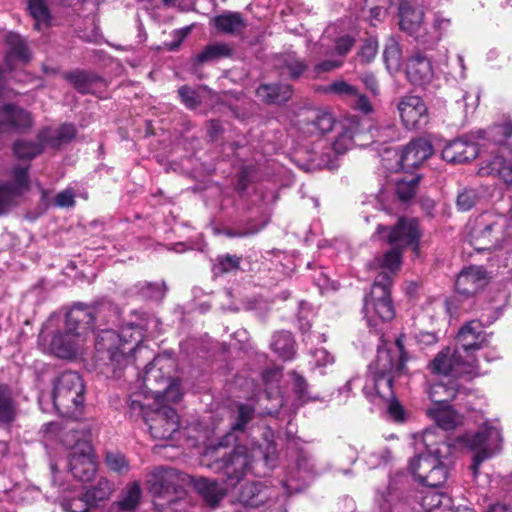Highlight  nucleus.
<instances>
[{
    "instance_id": "4d7b16f0",
    "label": "nucleus",
    "mask_w": 512,
    "mask_h": 512,
    "mask_svg": "<svg viewBox=\"0 0 512 512\" xmlns=\"http://www.w3.org/2000/svg\"><path fill=\"white\" fill-rule=\"evenodd\" d=\"M378 52V41L374 37L367 38L361 46L358 57L361 63H370Z\"/></svg>"
},
{
    "instance_id": "09e8293b",
    "label": "nucleus",
    "mask_w": 512,
    "mask_h": 512,
    "mask_svg": "<svg viewBox=\"0 0 512 512\" xmlns=\"http://www.w3.org/2000/svg\"><path fill=\"white\" fill-rule=\"evenodd\" d=\"M48 146L37 138L36 142L18 140L14 143L13 151L17 158L31 160L41 154L44 148Z\"/></svg>"
},
{
    "instance_id": "13d9d810",
    "label": "nucleus",
    "mask_w": 512,
    "mask_h": 512,
    "mask_svg": "<svg viewBox=\"0 0 512 512\" xmlns=\"http://www.w3.org/2000/svg\"><path fill=\"white\" fill-rule=\"evenodd\" d=\"M478 195L476 190L465 188L458 193L456 205L460 211H469L477 202Z\"/></svg>"
},
{
    "instance_id": "338daca9",
    "label": "nucleus",
    "mask_w": 512,
    "mask_h": 512,
    "mask_svg": "<svg viewBox=\"0 0 512 512\" xmlns=\"http://www.w3.org/2000/svg\"><path fill=\"white\" fill-rule=\"evenodd\" d=\"M75 205V193L72 188L59 192L54 200V206L58 208H70Z\"/></svg>"
},
{
    "instance_id": "4c0bfd02",
    "label": "nucleus",
    "mask_w": 512,
    "mask_h": 512,
    "mask_svg": "<svg viewBox=\"0 0 512 512\" xmlns=\"http://www.w3.org/2000/svg\"><path fill=\"white\" fill-rule=\"evenodd\" d=\"M242 256L236 254H219L211 259V272L213 277H221L225 274L236 273L240 270Z\"/></svg>"
},
{
    "instance_id": "5fc2aeb1",
    "label": "nucleus",
    "mask_w": 512,
    "mask_h": 512,
    "mask_svg": "<svg viewBox=\"0 0 512 512\" xmlns=\"http://www.w3.org/2000/svg\"><path fill=\"white\" fill-rule=\"evenodd\" d=\"M107 467L119 474L126 473L129 470V464L126 457L120 452H107L105 456Z\"/></svg>"
},
{
    "instance_id": "603ef678",
    "label": "nucleus",
    "mask_w": 512,
    "mask_h": 512,
    "mask_svg": "<svg viewBox=\"0 0 512 512\" xmlns=\"http://www.w3.org/2000/svg\"><path fill=\"white\" fill-rule=\"evenodd\" d=\"M420 176H413L410 180H399L396 183V195L402 202L411 200L418 189Z\"/></svg>"
},
{
    "instance_id": "ddd939ff",
    "label": "nucleus",
    "mask_w": 512,
    "mask_h": 512,
    "mask_svg": "<svg viewBox=\"0 0 512 512\" xmlns=\"http://www.w3.org/2000/svg\"><path fill=\"white\" fill-rule=\"evenodd\" d=\"M466 446L474 451L471 471L474 478L478 476L480 465L501 450V431L493 426H484L473 435L462 437Z\"/></svg>"
},
{
    "instance_id": "aec40b11",
    "label": "nucleus",
    "mask_w": 512,
    "mask_h": 512,
    "mask_svg": "<svg viewBox=\"0 0 512 512\" xmlns=\"http://www.w3.org/2000/svg\"><path fill=\"white\" fill-rule=\"evenodd\" d=\"M404 127L408 130L423 128L429 120L428 108L417 95L403 96L397 105Z\"/></svg>"
},
{
    "instance_id": "e433bc0d",
    "label": "nucleus",
    "mask_w": 512,
    "mask_h": 512,
    "mask_svg": "<svg viewBox=\"0 0 512 512\" xmlns=\"http://www.w3.org/2000/svg\"><path fill=\"white\" fill-rule=\"evenodd\" d=\"M474 133L477 140L486 139L495 145L504 146L512 136V121L494 124L486 130L479 129Z\"/></svg>"
},
{
    "instance_id": "0e129e2a",
    "label": "nucleus",
    "mask_w": 512,
    "mask_h": 512,
    "mask_svg": "<svg viewBox=\"0 0 512 512\" xmlns=\"http://www.w3.org/2000/svg\"><path fill=\"white\" fill-rule=\"evenodd\" d=\"M178 95L188 109H195L200 104L197 92L187 85H183L178 89Z\"/></svg>"
},
{
    "instance_id": "a19ab883",
    "label": "nucleus",
    "mask_w": 512,
    "mask_h": 512,
    "mask_svg": "<svg viewBox=\"0 0 512 512\" xmlns=\"http://www.w3.org/2000/svg\"><path fill=\"white\" fill-rule=\"evenodd\" d=\"M17 416V401L11 388L0 385V425L11 424Z\"/></svg>"
},
{
    "instance_id": "4468645a",
    "label": "nucleus",
    "mask_w": 512,
    "mask_h": 512,
    "mask_svg": "<svg viewBox=\"0 0 512 512\" xmlns=\"http://www.w3.org/2000/svg\"><path fill=\"white\" fill-rule=\"evenodd\" d=\"M433 438L434 433L430 430H426L423 435L426 451L412 458L409 462V470L420 484L441 458H447V456H451L453 452V446L451 444L445 441L433 444Z\"/></svg>"
},
{
    "instance_id": "864d4df0",
    "label": "nucleus",
    "mask_w": 512,
    "mask_h": 512,
    "mask_svg": "<svg viewBox=\"0 0 512 512\" xmlns=\"http://www.w3.org/2000/svg\"><path fill=\"white\" fill-rule=\"evenodd\" d=\"M401 49L399 43L392 37L388 38L383 51V59L388 68L399 65Z\"/></svg>"
},
{
    "instance_id": "a211bd4d",
    "label": "nucleus",
    "mask_w": 512,
    "mask_h": 512,
    "mask_svg": "<svg viewBox=\"0 0 512 512\" xmlns=\"http://www.w3.org/2000/svg\"><path fill=\"white\" fill-rule=\"evenodd\" d=\"M67 467L71 475L82 482H89L96 473V464L89 442L77 441L69 454Z\"/></svg>"
},
{
    "instance_id": "e2e57ef3",
    "label": "nucleus",
    "mask_w": 512,
    "mask_h": 512,
    "mask_svg": "<svg viewBox=\"0 0 512 512\" xmlns=\"http://www.w3.org/2000/svg\"><path fill=\"white\" fill-rule=\"evenodd\" d=\"M391 457V451L388 448H383L379 451L369 453L365 461L369 468L374 469L382 464H387L391 460Z\"/></svg>"
},
{
    "instance_id": "5701e85b",
    "label": "nucleus",
    "mask_w": 512,
    "mask_h": 512,
    "mask_svg": "<svg viewBox=\"0 0 512 512\" xmlns=\"http://www.w3.org/2000/svg\"><path fill=\"white\" fill-rule=\"evenodd\" d=\"M488 283L487 271L483 266L470 265L464 267L455 280L457 293L470 297L484 288Z\"/></svg>"
},
{
    "instance_id": "412c9836",
    "label": "nucleus",
    "mask_w": 512,
    "mask_h": 512,
    "mask_svg": "<svg viewBox=\"0 0 512 512\" xmlns=\"http://www.w3.org/2000/svg\"><path fill=\"white\" fill-rule=\"evenodd\" d=\"M113 483L100 478L97 483L86 490L81 498H74L66 503L68 512H88L90 508L99 506L106 501L113 491Z\"/></svg>"
},
{
    "instance_id": "58836bf2",
    "label": "nucleus",
    "mask_w": 512,
    "mask_h": 512,
    "mask_svg": "<svg viewBox=\"0 0 512 512\" xmlns=\"http://www.w3.org/2000/svg\"><path fill=\"white\" fill-rule=\"evenodd\" d=\"M29 166L23 167L17 165L13 169V178L10 181H6L0 186L5 190V192L15 200L16 196H20L24 191L29 188V176H28Z\"/></svg>"
},
{
    "instance_id": "f8f14e48",
    "label": "nucleus",
    "mask_w": 512,
    "mask_h": 512,
    "mask_svg": "<svg viewBox=\"0 0 512 512\" xmlns=\"http://www.w3.org/2000/svg\"><path fill=\"white\" fill-rule=\"evenodd\" d=\"M373 238L383 240L401 250L411 247L417 252L421 239L419 222L416 218L400 217L393 226L378 224Z\"/></svg>"
},
{
    "instance_id": "c03bdc74",
    "label": "nucleus",
    "mask_w": 512,
    "mask_h": 512,
    "mask_svg": "<svg viewBox=\"0 0 512 512\" xmlns=\"http://www.w3.org/2000/svg\"><path fill=\"white\" fill-rule=\"evenodd\" d=\"M213 25L219 32L234 34L245 27V22L240 13L229 11L215 16Z\"/></svg>"
},
{
    "instance_id": "393cba45",
    "label": "nucleus",
    "mask_w": 512,
    "mask_h": 512,
    "mask_svg": "<svg viewBox=\"0 0 512 512\" xmlns=\"http://www.w3.org/2000/svg\"><path fill=\"white\" fill-rule=\"evenodd\" d=\"M255 414L256 409L252 403H235V410L233 411L232 415L233 420L231 422V432L221 437L218 442L217 449L221 447L226 448L234 444L237 440L235 433H244L247 430L250 422L254 419Z\"/></svg>"
},
{
    "instance_id": "6e6552de",
    "label": "nucleus",
    "mask_w": 512,
    "mask_h": 512,
    "mask_svg": "<svg viewBox=\"0 0 512 512\" xmlns=\"http://www.w3.org/2000/svg\"><path fill=\"white\" fill-rule=\"evenodd\" d=\"M391 287L387 275H376L370 293L364 297L363 312L370 327L382 322L391 321L395 317L394 303L391 298Z\"/></svg>"
},
{
    "instance_id": "a878e982",
    "label": "nucleus",
    "mask_w": 512,
    "mask_h": 512,
    "mask_svg": "<svg viewBox=\"0 0 512 512\" xmlns=\"http://www.w3.org/2000/svg\"><path fill=\"white\" fill-rule=\"evenodd\" d=\"M399 18L400 29L411 36L420 46V38H424L426 28L423 25V10L414 7L407 1H403L399 6Z\"/></svg>"
},
{
    "instance_id": "1a4fd4ad",
    "label": "nucleus",
    "mask_w": 512,
    "mask_h": 512,
    "mask_svg": "<svg viewBox=\"0 0 512 512\" xmlns=\"http://www.w3.org/2000/svg\"><path fill=\"white\" fill-rule=\"evenodd\" d=\"M252 457L245 446H236L215 459L210 468L218 474V480L226 489H234L251 468Z\"/></svg>"
},
{
    "instance_id": "7ed1b4c3",
    "label": "nucleus",
    "mask_w": 512,
    "mask_h": 512,
    "mask_svg": "<svg viewBox=\"0 0 512 512\" xmlns=\"http://www.w3.org/2000/svg\"><path fill=\"white\" fill-rule=\"evenodd\" d=\"M483 328L480 320H470L463 324L457 333L455 348H443L430 363L431 372L476 377L479 372L475 352L484 347L486 340Z\"/></svg>"
},
{
    "instance_id": "39448f33",
    "label": "nucleus",
    "mask_w": 512,
    "mask_h": 512,
    "mask_svg": "<svg viewBox=\"0 0 512 512\" xmlns=\"http://www.w3.org/2000/svg\"><path fill=\"white\" fill-rule=\"evenodd\" d=\"M51 399L54 410L60 416H74L81 410L85 401L82 377L74 371L61 373L54 382Z\"/></svg>"
},
{
    "instance_id": "f257e3e1",
    "label": "nucleus",
    "mask_w": 512,
    "mask_h": 512,
    "mask_svg": "<svg viewBox=\"0 0 512 512\" xmlns=\"http://www.w3.org/2000/svg\"><path fill=\"white\" fill-rule=\"evenodd\" d=\"M188 479L204 501L211 506H216L230 490L215 480L192 478L177 469L161 467L156 469L147 481L155 508L158 511L178 510L177 506L185 502L184 484Z\"/></svg>"
},
{
    "instance_id": "69168bd1",
    "label": "nucleus",
    "mask_w": 512,
    "mask_h": 512,
    "mask_svg": "<svg viewBox=\"0 0 512 512\" xmlns=\"http://www.w3.org/2000/svg\"><path fill=\"white\" fill-rule=\"evenodd\" d=\"M314 126L319 132L325 134L336 130L339 124L330 113H323L316 118Z\"/></svg>"
},
{
    "instance_id": "6ab92c4d",
    "label": "nucleus",
    "mask_w": 512,
    "mask_h": 512,
    "mask_svg": "<svg viewBox=\"0 0 512 512\" xmlns=\"http://www.w3.org/2000/svg\"><path fill=\"white\" fill-rule=\"evenodd\" d=\"M474 131L447 141L442 148V159L451 164H464L474 160L479 155Z\"/></svg>"
},
{
    "instance_id": "774afa93",
    "label": "nucleus",
    "mask_w": 512,
    "mask_h": 512,
    "mask_svg": "<svg viewBox=\"0 0 512 512\" xmlns=\"http://www.w3.org/2000/svg\"><path fill=\"white\" fill-rule=\"evenodd\" d=\"M359 79L371 94H373L374 96L379 95V82L374 73L364 72L359 76Z\"/></svg>"
},
{
    "instance_id": "4be33fe9",
    "label": "nucleus",
    "mask_w": 512,
    "mask_h": 512,
    "mask_svg": "<svg viewBox=\"0 0 512 512\" xmlns=\"http://www.w3.org/2000/svg\"><path fill=\"white\" fill-rule=\"evenodd\" d=\"M432 154V146L425 139L411 140L400 151H395L400 170L410 172L419 167Z\"/></svg>"
},
{
    "instance_id": "79ce46f5",
    "label": "nucleus",
    "mask_w": 512,
    "mask_h": 512,
    "mask_svg": "<svg viewBox=\"0 0 512 512\" xmlns=\"http://www.w3.org/2000/svg\"><path fill=\"white\" fill-rule=\"evenodd\" d=\"M272 350L284 360H290L296 353L295 340L289 331L276 332L270 344Z\"/></svg>"
},
{
    "instance_id": "9b49d317",
    "label": "nucleus",
    "mask_w": 512,
    "mask_h": 512,
    "mask_svg": "<svg viewBox=\"0 0 512 512\" xmlns=\"http://www.w3.org/2000/svg\"><path fill=\"white\" fill-rule=\"evenodd\" d=\"M288 449H296V459L294 466L288 469L285 478L279 482L282 498L303 491L317 475L311 455L302 449H297L295 439L288 441Z\"/></svg>"
},
{
    "instance_id": "72a5a7b5",
    "label": "nucleus",
    "mask_w": 512,
    "mask_h": 512,
    "mask_svg": "<svg viewBox=\"0 0 512 512\" xmlns=\"http://www.w3.org/2000/svg\"><path fill=\"white\" fill-rule=\"evenodd\" d=\"M7 44L9 46L5 53V66L9 71L15 69V61L18 60L22 63L30 61L31 56L27 45L24 40L17 34H9L7 37Z\"/></svg>"
},
{
    "instance_id": "cd10ccee",
    "label": "nucleus",
    "mask_w": 512,
    "mask_h": 512,
    "mask_svg": "<svg viewBox=\"0 0 512 512\" xmlns=\"http://www.w3.org/2000/svg\"><path fill=\"white\" fill-rule=\"evenodd\" d=\"M406 75L409 82L416 86H423L433 78L431 61L421 52H415L407 62Z\"/></svg>"
},
{
    "instance_id": "473e14b6",
    "label": "nucleus",
    "mask_w": 512,
    "mask_h": 512,
    "mask_svg": "<svg viewBox=\"0 0 512 512\" xmlns=\"http://www.w3.org/2000/svg\"><path fill=\"white\" fill-rule=\"evenodd\" d=\"M451 27V19L443 12L437 11L433 15L431 29L425 28L424 38H420V46L424 49L433 48Z\"/></svg>"
},
{
    "instance_id": "bb28decb",
    "label": "nucleus",
    "mask_w": 512,
    "mask_h": 512,
    "mask_svg": "<svg viewBox=\"0 0 512 512\" xmlns=\"http://www.w3.org/2000/svg\"><path fill=\"white\" fill-rule=\"evenodd\" d=\"M32 126L31 114L14 104H6L0 109V133L25 132Z\"/></svg>"
},
{
    "instance_id": "37998d69",
    "label": "nucleus",
    "mask_w": 512,
    "mask_h": 512,
    "mask_svg": "<svg viewBox=\"0 0 512 512\" xmlns=\"http://www.w3.org/2000/svg\"><path fill=\"white\" fill-rule=\"evenodd\" d=\"M232 49L226 43L215 42L203 48L194 58L196 65H202L207 62H215L223 58L230 57Z\"/></svg>"
},
{
    "instance_id": "c756f323",
    "label": "nucleus",
    "mask_w": 512,
    "mask_h": 512,
    "mask_svg": "<svg viewBox=\"0 0 512 512\" xmlns=\"http://www.w3.org/2000/svg\"><path fill=\"white\" fill-rule=\"evenodd\" d=\"M167 292L165 281L149 282L139 281L130 286L125 295L128 299H137L141 301H161Z\"/></svg>"
},
{
    "instance_id": "f704fd0d",
    "label": "nucleus",
    "mask_w": 512,
    "mask_h": 512,
    "mask_svg": "<svg viewBox=\"0 0 512 512\" xmlns=\"http://www.w3.org/2000/svg\"><path fill=\"white\" fill-rule=\"evenodd\" d=\"M77 129L71 123L62 124L57 130L50 127H44L38 132V139L46 142L48 146L59 147L64 142L71 141L75 138Z\"/></svg>"
},
{
    "instance_id": "680f3d73",
    "label": "nucleus",
    "mask_w": 512,
    "mask_h": 512,
    "mask_svg": "<svg viewBox=\"0 0 512 512\" xmlns=\"http://www.w3.org/2000/svg\"><path fill=\"white\" fill-rule=\"evenodd\" d=\"M390 0H364V5L370 11V17L381 20L385 16Z\"/></svg>"
},
{
    "instance_id": "052dcab7",
    "label": "nucleus",
    "mask_w": 512,
    "mask_h": 512,
    "mask_svg": "<svg viewBox=\"0 0 512 512\" xmlns=\"http://www.w3.org/2000/svg\"><path fill=\"white\" fill-rule=\"evenodd\" d=\"M357 88L344 80H336L332 82L327 88L326 92L338 96L354 97L357 95Z\"/></svg>"
},
{
    "instance_id": "dca6fc26",
    "label": "nucleus",
    "mask_w": 512,
    "mask_h": 512,
    "mask_svg": "<svg viewBox=\"0 0 512 512\" xmlns=\"http://www.w3.org/2000/svg\"><path fill=\"white\" fill-rule=\"evenodd\" d=\"M238 500L245 507L272 509L278 502L282 507L286 498H282L281 486L268 487L260 482H251L241 487Z\"/></svg>"
},
{
    "instance_id": "9d476101",
    "label": "nucleus",
    "mask_w": 512,
    "mask_h": 512,
    "mask_svg": "<svg viewBox=\"0 0 512 512\" xmlns=\"http://www.w3.org/2000/svg\"><path fill=\"white\" fill-rule=\"evenodd\" d=\"M119 319V308L110 301H102L93 306L77 303L69 310V321L82 323L88 334L107 328L110 324L116 325Z\"/></svg>"
},
{
    "instance_id": "2eb2a0df",
    "label": "nucleus",
    "mask_w": 512,
    "mask_h": 512,
    "mask_svg": "<svg viewBox=\"0 0 512 512\" xmlns=\"http://www.w3.org/2000/svg\"><path fill=\"white\" fill-rule=\"evenodd\" d=\"M88 335L82 323H71L69 311L65 316L63 331L56 332L50 342V352L58 358L70 359L77 355L80 339Z\"/></svg>"
},
{
    "instance_id": "7c9ffc66",
    "label": "nucleus",
    "mask_w": 512,
    "mask_h": 512,
    "mask_svg": "<svg viewBox=\"0 0 512 512\" xmlns=\"http://www.w3.org/2000/svg\"><path fill=\"white\" fill-rule=\"evenodd\" d=\"M256 95L266 104L281 105L291 99L293 87L283 83L261 84L256 89Z\"/></svg>"
},
{
    "instance_id": "ea45409f",
    "label": "nucleus",
    "mask_w": 512,
    "mask_h": 512,
    "mask_svg": "<svg viewBox=\"0 0 512 512\" xmlns=\"http://www.w3.org/2000/svg\"><path fill=\"white\" fill-rule=\"evenodd\" d=\"M64 78L81 94H90L101 77L94 73L82 70L69 71L64 74Z\"/></svg>"
},
{
    "instance_id": "6e6d98bb",
    "label": "nucleus",
    "mask_w": 512,
    "mask_h": 512,
    "mask_svg": "<svg viewBox=\"0 0 512 512\" xmlns=\"http://www.w3.org/2000/svg\"><path fill=\"white\" fill-rule=\"evenodd\" d=\"M291 377L293 381V391L296 394L298 400H300L302 403H306L313 399L309 394V385L306 379L295 371L291 372Z\"/></svg>"
},
{
    "instance_id": "f3484780",
    "label": "nucleus",
    "mask_w": 512,
    "mask_h": 512,
    "mask_svg": "<svg viewBox=\"0 0 512 512\" xmlns=\"http://www.w3.org/2000/svg\"><path fill=\"white\" fill-rule=\"evenodd\" d=\"M155 408L149 419V431L154 438L169 439L179 429V416L176 410L164 402L154 401Z\"/></svg>"
},
{
    "instance_id": "3c124183",
    "label": "nucleus",
    "mask_w": 512,
    "mask_h": 512,
    "mask_svg": "<svg viewBox=\"0 0 512 512\" xmlns=\"http://www.w3.org/2000/svg\"><path fill=\"white\" fill-rule=\"evenodd\" d=\"M140 497V486L138 483L134 482L122 492L121 499L117 502V506L122 511H132L138 506Z\"/></svg>"
},
{
    "instance_id": "a18cd8bd",
    "label": "nucleus",
    "mask_w": 512,
    "mask_h": 512,
    "mask_svg": "<svg viewBox=\"0 0 512 512\" xmlns=\"http://www.w3.org/2000/svg\"><path fill=\"white\" fill-rule=\"evenodd\" d=\"M280 68L286 70L291 80L299 79L308 69L305 59L298 57L295 52H287L279 58Z\"/></svg>"
},
{
    "instance_id": "c85d7f7f",
    "label": "nucleus",
    "mask_w": 512,
    "mask_h": 512,
    "mask_svg": "<svg viewBox=\"0 0 512 512\" xmlns=\"http://www.w3.org/2000/svg\"><path fill=\"white\" fill-rule=\"evenodd\" d=\"M445 379L433 383L429 389V398L432 406L448 405L456 397L459 391V384L456 377H467V375L442 374Z\"/></svg>"
},
{
    "instance_id": "bf43d9fd",
    "label": "nucleus",
    "mask_w": 512,
    "mask_h": 512,
    "mask_svg": "<svg viewBox=\"0 0 512 512\" xmlns=\"http://www.w3.org/2000/svg\"><path fill=\"white\" fill-rule=\"evenodd\" d=\"M265 226V223H255V222H248L243 227H237V228H230L227 229L225 234L230 238H239V237H247L254 234H257L259 231H261Z\"/></svg>"
},
{
    "instance_id": "b1692460",
    "label": "nucleus",
    "mask_w": 512,
    "mask_h": 512,
    "mask_svg": "<svg viewBox=\"0 0 512 512\" xmlns=\"http://www.w3.org/2000/svg\"><path fill=\"white\" fill-rule=\"evenodd\" d=\"M407 474L403 471L397 472L390 478L386 492L377 498L381 512H406L407 508L402 502L404 481Z\"/></svg>"
},
{
    "instance_id": "423d86ee",
    "label": "nucleus",
    "mask_w": 512,
    "mask_h": 512,
    "mask_svg": "<svg viewBox=\"0 0 512 512\" xmlns=\"http://www.w3.org/2000/svg\"><path fill=\"white\" fill-rule=\"evenodd\" d=\"M174 361L165 356H156L146 365L143 377L144 386L154 394L155 401H177L178 387L174 383Z\"/></svg>"
},
{
    "instance_id": "2f4dec72",
    "label": "nucleus",
    "mask_w": 512,
    "mask_h": 512,
    "mask_svg": "<svg viewBox=\"0 0 512 512\" xmlns=\"http://www.w3.org/2000/svg\"><path fill=\"white\" fill-rule=\"evenodd\" d=\"M402 253L403 250L399 247L392 246L383 255L376 257L372 263L375 268L380 269L377 275L384 274L389 277L390 285H393L394 277L401 267Z\"/></svg>"
},
{
    "instance_id": "de8ad7c7",
    "label": "nucleus",
    "mask_w": 512,
    "mask_h": 512,
    "mask_svg": "<svg viewBox=\"0 0 512 512\" xmlns=\"http://www.w3.org/2000/svg\"><path fill=\"white\" fill-rule=\"evenodd\" d=\"M28 10L35 20L36 30L50 27L52 18L46 0H28Z\"/></svg>"
},
{
    "instance_id": "8fccbe9b",
    "label": "nucleus",
    "mask_w": 512,
    "mask_h": 512,
    "mask_svg": "<svg viewBox=\"0 0 512 512\" xmlns=\"http://www.w3.org/2000/svg\"><path fill=\"white\" fill-rule=\"evenodd\" d=\"M141 394H134L129 397L127 401V414L131 419H143L145 423H149L150 416L153 409L155 408L154 403L152 405H145L140 400Z\"/></svg>"
},
{
    "instance_id": "49530a36",
    "label": "nucleus",
    "mask_w": 512,
    "mask_h": 512,
    "mask_svg": "<svg viewBox=\"0 0 512 512\" xmlns=\"http://www.w3.org/2000/svg\"><path fill=\"white\" fill-rule=\"evenodd\" d=\"M453 462L451 456L441 458L435 467L423 479L421 485L427 487H439L444 484L448 478L449 470Z\"/></svg>"
},
{
    "instance_id": "0eeeda50",
    "label": "nucleus",
    "mask_w": 512,
    "mask_h": 512,
    "mask_svg": "<svg viewBox=\"0 0 512 512\" xmlns=\"http://www.w3.org/2000/svg\"><path fill=\"white\" fill-rule=\"evenodd\" d=\"M509 221L502 214L485 212L475 221L470 232V242L477 251L497 250L502 247L507 234Z\"/></svg>"
},
{
    "instance_id": "20e7f679",
    "label": "nucleus",
    "mask_w": 512,
    "mask_h": 512,
    "mask_svg": "<svg viewBox=\"0 0 512 512\" xmlns=\"http://www.w3.org/2000/svg\"><path fill=\"white\" fill-rule=\"evenodd\" d=\"M395 344L397 351L378 350L375 362L369 365L374 389L378 396L383 399L393 397L394 378L402 374L407 361L402 340L398 338Z\"/></svg>"
},
{
    "instance_id": "c9c22d12",
    "label": "nucleus",
    "mask_w": 512,
    "mask_h": 512,
    "mask_svg": "<svg viewBox=\"0 0 512 512\" xmlns=\"http://www.w3.org/2000/svg\"><path fill=\"white\" fill-rule=\"evenodd\" d=\"M427 415L439 428L445 431L454 429L459 423V415L454 409H452L450 404L443 406H431L427 409Z\"/></svg>"
},
{
    "instance_id": "f03ea898",
    "label": "nucleus",
    "mask_w": 512,
    "mask_h": 512,
    "mask_svg": "<svg viewBox=\"0 0 512 512\" xmlns=\"http://www.w3.org/2000/svg\"><path fill=\"white\" fill-rule=\"evenodd\" d=\"M144 326L129 322L121 326L120 332L111 327L95 333L94 363L96 369L107 378H119L122 371L132 361L143 338Z\"/></svg>"
}]
</instances>
